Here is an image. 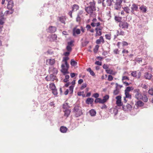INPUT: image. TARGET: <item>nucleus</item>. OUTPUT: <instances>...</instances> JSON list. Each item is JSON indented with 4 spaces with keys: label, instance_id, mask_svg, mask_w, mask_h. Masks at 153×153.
<instances>
[{
    "label": "nucleus",
    "instance_id": "59",
    "mask_svg": "<svg viewBox=\"0 0 153 153\" xmlns=\"http://www.w3.org/2000/svg\"><path fill=\"white\" fill-rule=\"evenodd\" d=\"M89 43V41H85L83 43H82V46L83 47L86 46Z\"/></svg>",
    "mask_w": 153,
    "mask_h": 153
},
{
    "label": "nucleus",
    "instance_id": "12",
    "mask_svg": "<svg viewBox=\"0 0 153 153\" xmlns=\"http://www.w3.org/2000/svg\"><path fill=\"white\" fill-rule=\"evenodd\" d=\"M152 77V75L151 74H149L148 72L145 73L144 77L146 79L150 80Z\"/></svg>",
    "mask_w": 153,
    "mask_h": 153
},
{
    "label": "nucleus",
    "instance_id": "63",
    "mask_svg": "<svg viewBox=\"0 0 153 153\" xmlns=\"http://www.w3.org/2000/svg\"><path fill=\"white\" fill-rule=\"evenodd\" d=\"M122 43L123 47L127 46L128 45V43L126 41H123Z\"/></svg>",
    "mask_w": 153,
    "mask_h": 153
},
{
    "label": "nucleus",
    "instance_id": "4",
    "mask_svg": "<svg viewBox=\"0 0 153 153\" xmlns=\"http://www.w3.org/2000/svg\"><path fill=\"white\" fill-rule=\"evenodd\" d=\"M72 33L73 36H75L76 35H79L80 33L81 30L79 29L74 27L72 30Z\"/></svg>",
    "mask_w": 153,
    "mask_h": 153
},
{
    "label": "nucleus",
    "instance_id": "11",
    "mask_svg": "<svg viewBox=\"0 0 153 153\" xmlns=\"http://www.w3.org/2000/svg\"><path fill=\"white\" fill-rule=\"evenodd\" d=\"M65 110L63 111L64 112V116L66 117V118L68 117L70 113L71 112V109H65Z\"/></svg>",
    "mask_w": 153,
    "mask_h": 153
},
{
    "label": "nucleus",
    "instance_id": "25",
    "mask_svg": "<svg viewBox=\"0 0 153 153\" xmlns=\"http://www.w3.org/2000/svg\"><path fill=\"white\" fill-rule=\"evenodd\" d=\"M6 18L5 17H0V25H3L5 23Z\"/></svg>",
    "mask_w": 153,
    "mask_h": 153
},
{
    "label": "nucleus",
    "instance_id": "39",
    "mask_svg": "<svg viewBox=\"0 0 153 153\" xmlns=\"http://www.w3.org/2000/svg\"><path fill=\"white\" fill-rule=\"evenodd\" d=\"M52 72L53 74L56 75L57 74L58 71L56 68L53 67V69Z\"/></svg>",
    "mask_w": 153,
    "mask_h": 153
},
{
    "label": "nucleus",
    "instance_id": "7",
    "mask_svg": "<svg viewBox=\"0 0 153 153\" xmlns=\"http://www.w3.org/2000/svg\"><path fill=\"white\" fill-rule=\"evenodd\" d=\"M6 1H8L7 6V8L8 9H12L14 6L13 1L12 0H10V1L6 0Z\"/></svg>",
    "mask_w": 153,
    "mask_h": 153
},
{
    "label": "nucleus",
    "instance_id": "24",
    "mask_svg": "<svg viewBox=\"0 0 153 153\" xmlns=\"http://www.w3.org/2000/svg\"><path fill=\"white\" fill-rule=\"evenodd\" d=\"M79 107L80 106L79 105H75L73 109V112H76L77 111H79L80 110V109L79 108Z\"/></svg>",
    "mask_w": 153,
    "mask_h": 153
},
{
    "label": "nucleus",
    "instance_id": "42",
    "mask_svg": "<svg viewBox=\"0 0 153 153\" xmlns=\"http://www.w3.org/2000/svg\"><path fill=\"white\" fill-rule=\"evenodd\" d=\"M143 96H142V94L141 93H139V95H138V96H137L136 97H135L138 100H141V99H142Z\"/></svg>",
    "mask_w": 153,
    "mask_h": 153
},
{
    "label": "nucleus",
    "instance_id": "43",
    "mask_svg": "<svg viewBox=\"0 0 153 153\" xmlns=\"http://www.w3.org/2000/svg\"><path fill=\"white\" fill-rule=\"evenodd\" d=\"M99 96V94L98 93H96L93 94L92 97L95 98H98Z\"/></svg>",
    "mask_w": 153,
    "mask_h": 153
},
{
    "label": "nucleus",
    "instance_id": "45",
    "mask_svg": "<svg viewBox=\"0 0 153 153\" xmlns=\"http://www.w3.org/2000/svg\"><path fill=\"white\" fill-rule=\"evenodd\" d=\"M87 86V84L86 83H83L80 87V89L81 90L83 89L84 88H85Z\"/></svg>",
    "mask_w": 153,
    "mask_h": 153
},
{
    "label": "nucleus",
    "instance_id": "52",
    "mask_svg": "<svg viewBox=\"0 0 153 153\" xmlns=\"http://www.w3.org/2000/svg\"><path fill=\"white\" fill-rule=\"evenodd\" d=\"M149 94L151 95H153V89L152 88L150 89L148 91Z\"/></svg>",
    "mask_w": 153,
    "mask_h": 153
},
{
    "label": "nucleus",
    "instance_id": "3",
    "mask_svg": "<svg viewBox=\"0 0 153 153\" xmlns=\"http://www.w3.org/2000/svg\"><path fill=\"white\" fill-rule=\"evenodd\" d=\"M119 26L120 27H121V26L122 28H126L127 29L128 28L129 26V24L126 22L125 21H122L119 24Z\"/></svg>",
    "mask_w": 153,
    "mask_h": 153
},
{
    "label": "nucleus",
    "instance_id": "51",
    "mask_svg": "<svg viewBox=\"0 0 153 153\" xmlns=\"http://www.w3.org/2000/svg\"><path fill=\"white\" fill-rule=\"evenodd\" d=\"M121 98L122 97L121 95H118L117 96L115 97V99H116V101L121 100Z\"/></svg>",
    "mask_w": 153,
    "mask_h": 153
},
{
    "label": "nucleus",
    "instance_id": "60",
    "mask_svg": "<svg viewBox=\"0 0 153 153\" xmlns=\"http://www.w3.org/2000/svg\"><path fill=\"white\" fill-rule=\"evenodd\" d=\"M135 61L140 62H142V58H135Z\"/></svg>",
    "mask_w": 153,
    "mask_h": 153
},
{
    "label": "nucleus",
    "instance_id": "41",
    "mask_svg": "<svg viewBox=\"0 0 153 153\" xmlns=\"http://www.w3.org/2000/svg\"><path fill=\"white\" fill-rule=\"evenodd\" d=\"M115 108H116V109L115 108L113 109V111L114 112V115L115 116L117 115V114L118 112V109H119V108H117V106H116Z\"/></svg>",
    "mask_w": 153,
    "mask_h": 153
},
{
    "label": "nucleus",
    "instance_id": "46",
    "mask_svg": "<svg viewBox=\"0 0 153 153\" xmlns=\"http://www.w3.org/2000/svg\"><path fill=\"white\" fill-rule=\"evenodd\" d=\"M102 105L100 107V108L102 109H106L107 108V106L105 104V103L102 104Z\"/></svg>",
    "mask_w": 153,
    "mask_h": 153
},
{
    "label": "nucleus",
    "instance_id": "56",
    "mask_svg": "<svg viewBox=\"0 0 153 153\" xmlns=\"http://www.w3.org/2000/svg\"><path fill=\"white\" fill-rule=\"evenodd\" d=\"M114 53L115 54H119V51L118 50V49H115L113 51Z\"/></svg>",
    "mask_w": 153,
    "mask_h": 153
},
{
    "label": "nucleus",
    "instance_id": "23",
    "mask_svg": "<svg viewBox=\"0 0 153 153\" xmlns=\"http://www.w3.org/2000/svg\"><path fill=\"white\" fill-rule=\"evenodd\" d=\"M114 19L116 22L120 23L122 21V17H121L118 16H115L114 17Z\"/></svg>",
    "mask_w": 153,
    "mask_h": 153
},
{
    "label": "nucleus",
    "instance_id": "18",
    "mask_svg": "<svg viewBox=\"0 0 153 153\" xmlns=\"http://www.w3.org/2000/svg\"><path fill=\"white\" fill-rule=\"evenodd\" d=\"M66 49L67 51L66 52H64L63 53V55L65 56H68L72 50L66 48Z\"/></svg>",
    "mask_w": 153,
    "mask_h": 153
},
{
    "label": "nucleus",
    "instance_id": "53",
    "mask_svg": "<svg viewBox=\"0 0 153 153\" xmlns=\"http://www.w3.org/2000/svg\"><path fill=\"white\" fill-rule=\"evenodd\" d=\"M52 93L54 96H57L58 94L57 89L56 88Z\"/></svg>",
    "mask_w": 153,
    "mask_h": 153
},
{
    "label": "nucleus",
    "instance_id": "2",
    "mask_svg": "<svg viewBox=\"0 0 153 153\" xmlns=\"http://www.w3.org/2000/svg\"><path fill=\"white\" fill-rule=\"evenodd\" d=\"M132 107L131 105L128 103L126 106L124 105L123 106L122 110L125 111H127L128 110L131 111Z\"/></svg>",
    "mask_w": 153,
    "mask_h": 153
},
{
    "label": "nucleus",
    "instance_id": "50",
    "mask_svg": "<svg viewBox=\"0 0 153 153\" xmlns=\"http://www.w3.org/2000/svg\"><path fill=\"white\" fill-rule=\"evenodd\" d=\"M68 103L66 102L65 103H64L62 105V108L63 109H67V106L68 105Z\"/></svg>",
    "mask_w": 153,
    "mask_h": 153
},
{
    "label": "nucleus",
    "instance_id": "17",
    "mask_svg": "<svg viewBox=\"0 0 153 153\" xmlns=\"http://www.w3.org/2000/svg\"><path fill=\"white\" fill-rule=\"evenodd\" d=\"M82 114V110L80 109L79 111H77L75 112V116L76 117H78L81 116Z\"/></svg>",
    "mask_w": 153,
    "mask_h": 153
},
{
    "label": "nucleus",
    "instance_id": "28",
    "mask_svg": "<svg viewBox=\"0 0 153 153\" xmlns=\"http://www.w3.org/2000/svg\"><path fill=\"white\" fill-rule=\"evenodd\" d=\"M87 71L89 72L90 74L92 76H94L95 75V74L94 72L93 71H92L91 68H87L86 70Z\"/></svg>",
    "mask_w": 153,
    "mask_h": 153
},
{
    "label": "nucleus",
    "instance_id": "8",
    "mask_svg": "<svg viewBox=\"0 0 153 153\" xmlns=\"http://www.w3.org/2000/svg\"><path fill=\"white\" fill-rule=\"evenodd\" d=\"M144 105V103L140 100H139L137 101H136L135 105H136L137 106V108L136 109L140 107L143 106Z\"/></svg>",
    "mask_w": 153,
    "mask_h": 153
},
{
    "label": "nucleus",
    "instance_id": "64",
    "mask_svg": "<svg viewBox=\"0 0 153 153\" xmlns=\"http://www.w3.org/2000/svg\"><path fill=\"white\" fill-rule=\"evenodd\" d=\"M90 5L89 6H91L92 7H93V6H95V2L94 1L93 2H91L89 3Z\"/></svg>",
    "mask_w": 153,
    "mask_h": 153
},
{
    "label": "nucleus",
    "instance_id": "44",
    "mask_svg": "<svg viewBox=\"0 0 153 153\" xmlns=\"http://www.w3.org/2000/svg\"><path fill=\"white\" fill-rule=\"evenodd\" d=\"M126 79L127 80H129V77L127 76H124L122 77V81L123 82H123H125V81H124V80Z\"/></svg>",
    "mask_w": 153,
    "mask_h": 153
},
{
    "label": "nucleus",
    "instance_id": "15",
    "mask_svg": "<svg viewBox=\"0 0 153 153\" xmlns=\"http://www.w3.org/2000/svg\"><path fill=\"white\" fill-rule=\"evenodd\" d=\"M68 130V129L66 127L62 126L60 127L59 130L62 133H65Z\"/></svg>",
    "mask_w": 153,
    "mask_h": 153
},
{
    "label": "nucleus",
    "instance_id": "10",
    "mask_svg": "<svg viewBox=\"0 0 153 153\" xmlns=\"http://www.w3.org/2000/svg\"><path fill=\"white\" fill-rule=\"evenodd\" d=\"M94 101V99L92 97H88L85 100V103L86 104L89 105L92 104Z\"/></svg>",
    "mask_w": 153,
    "mask_h": 153
},
{
    "label": "nucleus",
    "instance_id": "36",
    "mask_svg": "<svg viewBox=\"0 0 153 153\" xmlns=\"http://www.w3.org/2000/svg\"><path fill=\"white\" fill-rule=\"evenodd\" d=\"M55 60L54 59H49V64L51 65H53L55 63Z\"/></svg>",
    "mask_w": 153,
    "mask_h": 153
},
{
    "label": "nucleus",
    "instance_id": "21",
    "mask_svg": "<svg viewBox=\"0 0 153 153\" xmlns=\"http://www.w3.org/2000/svg\"><path fill=\"white\" fill-rule=\"evenodd\" d=\"M94 102L95 104L99 103L100 104H103L102 99L100 98H96L94 101Z\"/></svg>",
    "mask_w": 153,
    "mask_h": 153
},
{
    "label": "nucleus",
    "instance_id": "22",
    "mask_svg": "<svg viewBox=\"0 0 153 153\" xmlns=\"http://www.w3.org/2000/svg\"><path fill=\"white\" fill-rule=\"evenodd\" d=\"M79 6L76 4H74L72 7V11H76L79 9Z\"/></svg>",
    "mask_w": 153,
    "mask_h": 153
},
{
    "label": "nucleus",
    "instance_id": "61",
    "mask_svg": "<svg viewBox=\"0 0 153 153\" xmlns=\"http://www.w3.org/2000/svg\"><path fill=\"white\" fill-rule=\"evenodd\" d=\"M95 42L98 45L100 44L101 42V40L100 39V38L99 39H97Z\"/></svg>",
    "mask_w": 153,
    "mask_h": 153
},
{
    "label": "nucleus",
    "instance_id": "47",
    "mask_svg": "<svg viewBox=\"0 0 153 153\" xmlns=\"http://www.w3.org/2000/svg\"><path fill=\"white\" fill-rule=\"evenodd\" d=\"M113 70L110 69L105 70V71L108 74H109L111 75L113 72Z\"/></svg>",
    "mask_w": 153,
    "mask_h": 153
},
{
    "label": "nucleus",
    "instance_id": "33",
    "mask_svg": "<svg viewBox=\"0 0 153 153\" xmlns=\"http://www.w3.org/2000/svg\"><path fill=\"white\" fill-rule=\"evenodd\" d=\"M125 97L126 98L131 99V95L129 93L125 92Z\"/></svg>",
    "mask_w": 153,
    "mask_h": 153
},
{
    "label": "nucleus",
    "instance_id": "62",
    "mask_svg": "<svg viewBox=\"0 0 153 153\" xmlns=\"http://www.w3.org/2000/svg\"><path fill=\"white\" fill-rule=\"evenodd\" d=\"M119 91H117L116 90H114L113 92V94L114 95H117L119 94Z\"/></svg>",
    "mask_w": 153,
    "mask_h": 153
},
{
    "label": "nucleus",
    "instance_id": "37",
    "mask_svg": "<svg viewBox=\"0 0 153 153\" xmlns=\"http://www.w3.org/2000/svg\"><path fill=\"white\" fill-rule=\"evenodd\" d=\"M144 97H143L142 99H141L142 100L143 102H147L148 100V98L147 97V96H146V95L144 94Z\"/></svg>",
    "mask_w": 153,
    "mask_h": 153
},
{
    "label": "nucleus",
    "instance_id": "19",
    "mask_svg": "<svg viewBox=\"0 0 153 153\" xmlns=\"http://www.w3.org/2000/svg\"><path fill=\"white\" fill-rule=\"evenodd\" d=\"M139 9L143 13H145L146 12L147 8L146 6L142 5L140 7Z\"/></svg>",
    "mask_w": 153,
    "mask_h": 153
},
{
    "label": "nucleus",
    "instance_id": "38",
    "mask_svg": "<svg viewBox=\"0 0 153 153\" xmlns=\"http://www.w3.org/2000/svg\"><path fill=\"white\" fill-rule=\"evenodd\" d=\"M122 8L127 13H129L128 11L130 10V9L128 7H123Z\"/></svg>",
    "mask_w": 153,
    "mask_h": 153
},
{
    "label": "nucleus",
    "instance_id": "35",
    "mask_svg": "<svg viewBox=\"0 0 153 153\" xmlns=\"http://www.w3.org/2000/svg\"><path fill=\"white\" fill-rule=\"evenodd\" d=\"M122 2V0H116L115 5H116V6H120Z\"/></svg>",
    "mask_w": 153,
    "mask_h": 153
},
{
    "label": "nucleus",
    "instance_id": "49",
    "mask_svg": "<svg viewBox=\"0 0 153 153\" xmlns=\"http://www.w3.org/2000/svg\"><path fill=\"white\" fill-rule=\"evenodd\" d=\"M113 77L111 75H108V80L109 81H111L113 80Z\"/></svg>",
    "mask_w": 153,
    "mask_h": 153
},
{
    "label": "nucleus",
    "instance_id": "57",
    "mask_svg": "<svg viewBox=\"0 0 153 153\" xmlns=\"http://www.w3.org/2000/svg\"><path fill=\"white\" fill-rule=\"evenodd\" d=\"M77 75V74H76L74 73H71L70 74V76L72 78L76 76Z\"/></svg>",
    "mask_w": 153,
    "mask_h": 153
},
{
    "label": "nucleus",
    "instance_id": "40",
    "mask_svg": "<svg viewBox=\"0 0 153 153\" xmlns=\"http://www.w3.org/2000/svg\"><path fill=\"white\" fill-rule=\"evenodd\" d=\"M51 38L52 39L53 41H55L56 39L57 38V35L56 34H52L51 36Z\"/></svg>",
    "mask_w": 153,
    "mask_h": 153
},
{
    "label": "nucleus",
    "instance_id": "16",
    "mask_svg": "<svg viewBox=\"0 0 153 153\" xmlns=\"http://www.w3.org/2000/svg\"><path fill=\"white\" fill-rule=\"evenodd\" d=\"M89 113L91 116L94 117L96 115V111L94 109H91L89 110Z\"/></svg>",
    "mask_w": 153,
    "mask_h": 153
},
{
    "label": "nucleus",
    "instance_id": "9",
    "mask_svg": "<svg viewBox=\"0 0 153 153\" xmlns=\"http://www.w3.org/2000/svg\"><path fill=\"white\" fill-rule=\"evenodd\" d=\"M48 31V32L50 33H54L56 30V27L55 26H50L49 27Z\"/></svg>",
    "mask_w": 153,
    "mask_h": 153
},
{
    "label": "nucleus",
    "instance_id": "5",
    "mask_svg": "<svg viewBox=\"0 0 153 153\" xmlns=\"http://www.w3.org/2000/svg\"><path fill=\"white\" fill-rule=\"evenodd\" d=\"M74 41L73 40H71L67 42V45L66 48L72 50V47L74 45Z\"/></svg>",
    "mask_w": 153,
    "mask_h": 153
},
{
    "label": "nucleus",
    "instance_id": "32",
    "mask_svg": "<svg viewBox=\"0 0 153 153\" xmlns=\"http://www.w3.org/2000/svg\"><path fill=\"white\" fill-rule=\"evenodd\" d=\"M56 87L55 86V85L54 83H53V82L49 84V89H51L53 88H56Z\"/></svg>",
    "mask_w": 153,
    "mask_h": 153
},
{
    "label": "nucleus",
    "instance_id": "48",
    "mask_svg": "<svg viewBox=\"0 0 153 153\" xmlns=\"http://www.w3.org/2000/svg\"><path fill=\"white\" fill-rule=\"evenodd\" d=\"M136 72L137 71H132V72L131 73V76L134 77H136L137 76L136 75Z\"/></svg>",
    "mask_w": 153,
    "mask_h": 153
},
{
    "label": "nucleus",
    "instance_id": "55",
    "mask_svg": "<svg viewBox=\"0 0 153 153\" xmlns=\"http://www.w3.org/2000/svg\"><path fill=\"white\" fill-rule=\"evenodd\" d=\"M111 35L110 34V35L108 34H106L105 35V36L106 39L110 40L111 39Z\"/></svg>",
    "mask_w": 153,
    "mask_h": 153
},
{
    "label": "nucleus",
    "instance_id": "6",
    "mask_svg": "<svg viewBox=\"0 0 153 153\" xmlns=\"http://www.w3.org/2000/svg\"><path fill=\"white\" fill-rule=\"evenodd\" d=\"M85 11L88 14L90 13L91 14L93 13V10L92 9V7L91 6H89L88 7L85 6Z\"/></svg>",
    "mask_w": 153,
    "mask_h": 153
},
{
    "label": "nucleus",
    "instance_id": "34",
    "mask_svg": "<svg viewBox=\"0 0 153 153\" xmlns=\"http://www.w3.org/2000/svg\"><path fill=\"white\" fill-rule=\"evenodd\" d=\"M140 92V90L139 89H136L134 90V93H136V94L135 95V97H136L137 96H138L139 93Z\"/></svg>",
    "mask_w": 153,
    "mask_h": 153
},
{
    "label": "nucleus",
    "instance_id": "31",
    "mask_svg": "<svg viewBox=\"0 0 153 153\" xmlns=\"http://www.w3.org/2000/svg\"><path fill=\"white\" fill-rule=\"evenodd\" d=\"M100 46L99 45H96L94 47V48L93 49L94 52V53H96L99 49Z\"/></svg>",
    "mask_w": 153,
    "mask_h": 153
},
{
    "label": "nucleus",
    "instance_id": "1",
    "mask_svg": "<svg viewBox=\"0 0 153 153\" xmlns=\"http://www.w3.org/2000/svg\"><path fill=\"white\" fill-rule=\"evenodd\" d=\"M61 67L62 69L60 71L64 75H66V74L69 73L68 70L69 68V65L65 66L64 64H62L61 65Z\"/></svg>",
    "mask_w": 153,
    "mask_h": 153
},
{
    "label": "nucleus",
    "instance_id": "29",
    "mask_svg": "<svg viewBox=\"0 0 153 153\" xmlns=\"http://www.w3.org/2000/svg\"><path fill=\"white\" fill-rule=\"evenodd\" d=\"M70 64L72 66H74L77 64V62L74 59H72L70 61Z\"/></svg>",
    "mask_w": 153,
    "mask_h": 153
},
{
    "label": "nucleus",
    "instance_id": "20",
    "mask_svg": "<svg viewBox=\"0 0 153 153\" xmlns=\"http://www.w3.org/2000/svg\"><path fill=\"white\" fill-rule=\"evenodd\" d=\"M134 89V87L133 86H128L125 89L124 91L126 92L129 93L131 91Z\"/></svg>",
    "mask_w": 153,
    "mask_h": 153
},
{
    "label": "nucleus",
    "instance_id": "54",
    "mask_svg": "<svg viewBox=\"0 0 153 153\" xmlns=\"http://www.w3.org/2000/svg\"><path fill=\"white\" fill-rule=\"evenodd\" d=\"M95 64L99 66H101L102 65V62L99 61H96L95 62Z\"/></svg>",
    "mask_w": 153,
    "mask_h": 153
},
{
    "label": "nucleus",
    "instance_id": "27",
    "mask_svg": "<svg viewBox=\"0 0 153 153\" xmlns=\"http://www.w3.org/2000/svg\"><path fill=\"white\" fill-rule=\"evenodd\" d=\"M116 104L117 105V106L120 107L124 105L123 102H122L121 100L116 101Z\"/></svg>",
    "mask_w": 153,
    "mask_h": 153
},
{
    "label": "nucleus",
    "instance_id": "26",
    "mask_svg": "<svg viewBox=\"0 0 153 153\" xmlns=\"http://www.w3.org/2000/svg\"><path fill=\"white\" fill-rule=\"evenodd\" d=\"M131 9H132L133 10L136 11H137L138 10V7L137 5L134 3L132 4V6L131 7Z\"/></svg>",
    "mask_w": 153,
    "mask_h": 153
},
{
    "label": "nucleus",
    "instance_id": "58",
    "mask_svg": "<svg viewBox=\"0 0 153 153\" xmlns=\"http://www.w3.org/2000/svg\"><path fill=\"white\" fill-rule=\"evenodd\" d=\"M102 68L105 70H108V69L109 68V66L105 64L103 65Z\"/></svg>",
    "mask_w": 153,
    "mask_h": 153
},
{
    "label": "nucleus",
    "instance_id": "30",
    "mask_svg": "<svg viewBox=\"0 0 153 153\" xmlns=\"http://www.w3.org/2000/svg\"><path fill=\"white\" fill-rule=\"evenodd\" d=\"M53 74H51L50 75V79L52 81H54L55 80V77H56L55 75Z\"/></svg>",
    "mask_w": 153,
    "mask_h": 153
},
{
    "label": "nucleus",
    "instance_id": "13",
    "mask_svg": "<svg viewBox=\"0 0 153 153\" xmlns=\"http://www.w3.org/2000/svg\"><path fill=\"white\" fill-rule=\"evenodd\" d=\"M109 98V96L108 94L105 95L103 97L102 100L103 104L107 102Z\"/></svg>",
    "mask_w": 153,
    "mask_h": 153
},
{
    "label": "nucleus",
    "instance_id": "14",
    "mask_svg": "<svg viewBox=\"0 0 153 153\" xmlns=\"http://www.w3.org/2000/svg\"><path fill=\"white\" fill-rule=\"evenodd\" d=\"M69 59V58L68 56H65L63 57L62 62H64V64L65 66L69 65L68 62V60Z\"/></svg>",
    "mask_w": 153,
    "mask_h": 153
}]
</instances>
